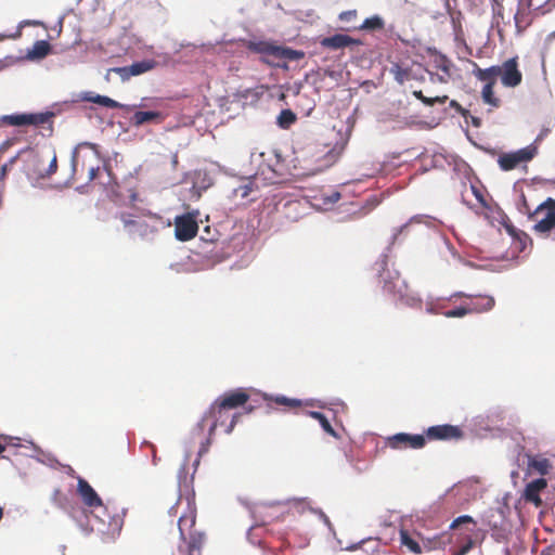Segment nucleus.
<instances>
[{"instance_id": "nucleus-51", "label": "nucleus", "mask_w": 555, "mask_h": 555, "mask_svg": "<svg viewBox=\"0 0 555 555\" xmlns=\"http://www.w3.org/2000/svg\"><path fill=\"white\" fill-rule=\"evenodd\" d=\"M473 125L476 127L480 126V119L479 118H473Z\"/></svg>"}, {"instance_id": "nucleus-44", "label": "nucleus", "mask_w": 555, "mask_h": 555, "mask_svg": "<svg viewBox=\"0 0 555 555\" xmlns=\"http://www.w3.org/2000/svg\"><path fill=\"white\" fill-rule=\"evenodd\" d=\"M51 500L52 502L55 504L57 503V505L60 507H63L64 508V503L63 501H65L66 499L62 495L61 491L57 489V490H54L53 493H52V496H51Z\"/></svg>"}, {"instance_id": "nucleus-37", "label": "nucleus", "mask_w": 555, "mask_h": 555, "mask_svg": "<svg viewBox=\"0 0 555 555\" xmlns=\"http://www.w3.org/2000/svg\"><path fill=\"white\" fill-rule=\"evenodd\" d=\"M435 68L441 73H451L452 63L447 57L440 55L435 59Z\"/></svg>"}, {"instance_id": "nucleus-40", "label": "nucleus", "mask_w": 555, "mask_h": 555, "mask_svg": "<svg viewBox=\"0 0 555 555\" xmlns=\"http://www.w3.org/2000/svg\"><path fill=\"white\" fill-rule=\"evenodd\" d=\"M448 95H438V96H433V98H428L426 96L424 100H423V104L427 105V106H434L435 104H444L447 101H448Z\"/></svg>"}, {"instance_id": "nucleus-48", "label": "nucleus", "mask_w": 555, "mask_h": 555, "mask_svg": "<svg viewBox=\"0 0 555 555\" xmlns=\"http://www.w3.org/2000/svg\"><path fill=\"white\" fill-rule=\"evenodd\" d=\"M413 95L421 102L426 98L421 90L413 91Z\"/></svg>"}, {"instance_id": "nucleus-42", "label": "nucleus", "mask_w": 555, "mask_h": 555, "mask_svg": "<svg viewBox=\"0 0 555 555\" xmlns=\"http://www.w3.org/2000/svg\"><path fill=\"white\" fill-rule=\"evenodd\" d=\"M357 18V11L356 10H349L344 11L339 14V21L343 23H351Z\"/></svg>"}, {"instance_id": "nucleus-58", "label": "nucleus", "mask_w": 555, "mask_h": 555, "mask_svg": "<svg viewBox=\"0 0 555 555\" xmlns=\"http://www.w3.org/2000/svg\"><path fill=\"white\" fill-rule=\"evenodd\" d=\"M15 159H16V157H13L10 163L13 164L15 162Z\"/></svg>"}, {"instance_id": "nucleus-11", "label": "nucleus", "mask_w": 555, "mask_h": 555, "mask_svg": "<svg viewBox=\"0 0 555 555\" xmlns=\"http://www.w3.org/2000/svg\"><path fill=\"white\" fill-rule=\"evenodd\" d=\"M386 447L393 450L423 449L426 444L424 435H413L406 433H398L385 439Z\"/></svg>"}, {"instance_id": "nucleus-2", "label": "nucleus", "mask_w": 555, "mask_h": 555, "mask_svg": "<svg viewBox=\"0 0 555 555\" xmlns=\"http://www.w3.org/2000/svg\"><path fill=\"white\" fill-rule=\"evenodd\" d=\"M241 413L230 414L228 409H222L220 406V402L216 399L215 402L210 405L209 410L205 413L198 426L203 429L207 421H211L208 434L209 437L206 439L205 443H202V447L198 451V457L195 461L194 465L197 466L199 464V457L208 451L210 444V437L214 435L216 428L218 426L225 427V433L231 434L241 417Z\"/></svg>"}, {"instance_id": "nucleus-45", "label": "nucleus", "mask_w": 555, "mask_h": 555, "mask_svg": "<svg viewBox=\"0 0 555 555\" xmlns=\"http://www.w3.org/2000/svg\"><path fill=\"white\" fill-rule=\"evenodd\" d=\"M451 76H452V74L451 73H447V72L446 73H441V74L437 73L436 74L437 79L431 78V80L433 81H439L441 83H447L450 80Z\"/></svg>"}, {"instance_id": "nucleus-31", "label": "nucleus", "mask_w": 555, "mask_h": 555, "mask_svg": "<svg viewBox=\"0 0 555 555\" xmlns=\"http://www.w3.org/2000/svg\"><path fill=\"white\" fill-rule=\"evenodd\" d=\"M155 65L156 62L154 60H144L141 62H135L130 65V74H132V76L144 74L153 69Z\"/></svg>"}, {"instance_id": "nucleus-55", "label": "nucleus", "mask_w": 555, "mask_h": 555, "mask_svg": "<svg viewBox=\"0 0 555 555\" xmlns=\"http://www.w3.org/2000/svg\"><path fill=\"white\" fill-rule=\"evenodd\" d=\"M473 189H474V191H475V193H476L477 197L479 198V201H480V202H483L482 196H481V195H479V194L477 193V191H476V189H475V188H473Z\"/></svg>"}, {"instance_id": "nucleus-36", "label": "nucleus", "mask_w": 555, "mask_h": 555, "mask_svg": "<svg viewBox=\"0 0 555 555\" xmlns=\"http://www.w3.org/2000/svg\"><path fill=\"white\" fill-rule=\"evenodd\" d=\"M46 159L41 154H34L27 165V173L31 177L29 169L34 168H46Z\"/></svg>"}, {"instance_id": "nucleus-32", "label": "nucleus", "mask_w": 555, "mask_h": 555, "mask_svg": "<svg viewBox=\"0 0 555 555\" xmlns=\"http://www.w3.org/2000/svg\"><path fill=\"white\" fill-rule=\"evenodd\" d=\"M267 401H272L279 405H282L286 409H296L301 406V401L298 399H291L285 396H276V397H264Z\"/></svg>"}, {"instance_id": "nucleus-16", "label": "nucleus", "mask_w": 555, "mask_h": 555, "mask_svg": "<svg viewBox=\"0 0 555 555\" xmlns=\"http://www.w3.org/2000/svg\"><path fill=\"white\" fill-rule=\"evenodd\" d=\"M77 492L80 495L82 502L90 508H98L103 506L102 499L95 492V490L90 486V483L79 477L77 482Z\"/></svg>"}, {"instance_id": "nucleus-8", "label": "nucleus", "mask_w": 555, "mask_h": 555, "mask_svg": "<svg viewBox=\"0 0 555 555\" xmlns=\"http://www.w3.org/2000/svg\"><path fill=\"white\" fill-rule=\"evenodd\" d=\"M472 525L470 528H466L463 532H460V537L456 543L460 545L457 550L452 552V555H466L475 545L477 537L476 521L468 515H463L455 518L450 525V529L457 530L462 525Z\"/></svg>"}, {"instance_id": "nucleus-22", "label": "nucleus", "mask_w": 555, "mask_h": 555, "mask_svg": "<svg viewBox=\"0 0 555 555\" xmlns=\"http://www.w3.org/2000/svg\"><path fill=\"white\" fill-rule=\"evenodd\" d=\"M400 543L401 546L405 547L410 553L422 554L423 548L418 542V534L411 533L408 530H400Z\"/></svg>"}, {"instance_id": "nucleus-13", "label": "nucleus", "mask_w": 555, "mask_h": 555, "mask_svg": "<svg viewBox=\"0 0 555 555\" xmlns=\"http://www.w3.org/2000/svg\"><path fill=\"white\" fill-rule=\"evenodd\" d=\"M198 231L196 215L185 214L175 219V235L177 240L186 242L194 238Z\"/></svg>"}, {"instance_id": "nucleus-27", "label": "nucleus", "mask_w": 555, "mask_h": 555, "mask_svg": "<svg viewBox=\"0 0 555 555\" xmlns=\"http://www.w3.org/2000/svg\"><path fill=\"white\" fill-rule=\"evenodd\" d=\"M528 464L531 469H533L534 472H537L541 475L548 474V472L551 469V463L545 457H539V456L530 457Z\"/></svg>"}, {"instance_id": "nucleus-39", "label": "nucleus", "mask_w": 555, "mask_h": 555, "mask_svg": "<svg viewBox=\"0 0 555 555\" xmlns=\"http://www.w3.org/2000/svg\"><path fill=\"white\" fill-rule=\"evenodd\" d=\"M455 296H464V297H467L470 299V302L467 304L468 307H479V308H482L483 306V299L485 298H492L491 296H487V295H479V296H472V295H465L463 293H459L456 294Z\"/></svg>"}, {"instance_id": "nucleus-57", "label": "nucleus", "mask_w": 555, "mask_h": 555, "mask_svg": "<svg viewBox=\"0 0 555 555\" xmlns=\"http://www.w3.org/2000/svg\"><path fill=\"white\" fill-rule=\"evenodd\" d=\"M2 171H3V173L7 171V166L2 167Z\"/></svg>"}, {"instance_id": "nucleus-50", "label": "nucleus", "mask_w": 555, "mask_h": 555, "mask_svg": "<svg viewBox=\"0 0 555 555\" xmlns=\"http://www.w3.org/2000/svg\"><path fill=\"white\" fill-rule=\"evenodd\" d=\"M319 514L322 517L323 522H325L327 526H331V521H330L328 517L322 511H320Z\"/></svg>"}, {"instance_id": "nucleus-59", "label": "nucleus", "mask_w": 555, "mask_h": 555, "mask_svg": "<svg viewBox=\"0 0 555 555\" xmlns=\"http://www.w3.org/2000/svg\"><path fill=\"white\" fill-rule=\"evenodd\" d=\"M64 550H66V546H63V548H61V552L64 554Z\"/></svg>"}, {"instance_id": "nucleus-41", "label": "nucleus", "mask_w": 555, "mask_h": 555, "mask_svg": "<svg viewBox=\"0 0 555 555\" xmlns=\"http://www.w3.org/2000/svg\"><path fill=\"white\" fill-rule=\"evenodd\" d=\"M120 219L124 223V227L128 228L130 233L131 230L135 229V221H138V218H133L131 215L128 214H121Z\"/></svg>"}, {"instance_id": "nucleus-5", "label": "nucleus", "mask_w": 555, "mask_h": 555, "mask_svg": "<svg viewBox=\"0 0 555 555\" xmlns=\"http://www.w3.org/2000/svg\"><path fill=\"white\" fill-rule=\"evenodd\" d=\"M525 208L528 219L533 222L532 231L543 237L550 236L555 229V199L548 197L533 210L525 203Z\"/></svg>"}, {"instance_id": "nucleus-14", "label": "nucleus", "mask_w": 555, "mask_h": 555, "mask_svg": "<svg viewBox=\"0 0 555 555\" xmlns=\"http://www.w3.org/2000/svg\"><path fill=\"white\" fill-rule=\"evenodd\" d=\"M425 434L428 440H459L463 437L462 429L450 424L431 426Z\"/></svg>"}, {"instance_id": "nucleus-10", "label": "nucleus", "mask_w": 555, "mask_h": 555, "mask_svg": "<svg viewBox=\"0 0 555 555\" xmlns=\"http://www.w3.org/2000/svg\"><path fill=\"white\" fill-rule=\"evenodd\" d=\"M383 292L396 302L399 295L408 287L406 282L400 276L398 271H391L384 268L379 274Z\"/></svg>"}, {"instance_id": "nucleus-30", "label": "nucleus", "mask_w": 555, "mask_h": 555, "mask_svg": "<svg viewBox=\"0 0 555 555\" xmlns=\"http://www.w3.org/2000/svg\"><path fill=\"white\" fill-rule=\"evenodd\" d=\"M455 42H456V53L460 60H466L467 62L470 61L468 59L469 55H472L473 50L472 48L466 43L465 39L462 35L455 36Z\"/></svg>"}, {"instance_id": "nucleus-25", "label": "nucleus", "mask_w": 555, "mask_h": 555, "mask_svg": "<svg viewBox=\"0 0 555 555\" xmlns=\"http://www.w3.org/2000/svg\"><path fill=\"white\" fill-rule=\"evenodd\" d=\"M57 169V158L55 152H53V156L46 168H34L29 169L31 177L35 179H48L52 175L56 172Z\"/></svg>"}, {"instance_id": "nucleus-6", "label": "nucleus", "mask_w": 555, "mask_h": 555, "mask_svg": "<svg viewBox=\"0 0 555 555\" xmlns=\"http://www.w3.org/2000/svg\"><path fill=\"white\" fill-rule=\"evenodd\" d=\"M348 140L339 134L335 141H318L311 146V157L318 170L333 166L343 154Z\"/></svg>"}, {"instance_id": "nucleus-56", "label": "nucleus", "mask_w": 555, "mask_h": 555, "mask_svg": "<svg viewBox=\"0 0 555 555\" xmlns=\"http://www.w3.org/2000/svg\"><path fill=\"white\" fill-rule=\"evenodd\" d=\"M103 169L107 172V175L109 176L111 173V170L106 167V166H103Z\"/></svg>"}, {"instance_id": "nucleus-26", "label": "nucleus", "mask_w": 555, "mask_h": 555, "mask_svg": "<svg viewBox=\"0 0 555 555\" xmlns=\"http://www.w3.org/2000/svg\"><path fill=\"white\" fill-rule=\"evenodd\" d=\"M396 302H400L404 306H408L410 308H421L422 307V299L415 295L409 286L399 295V298L396 300Z\"/></svg>"}, {"instance_id": "nucleus-53", "label": "nucleus", "mask_w": 555, "mask_h": 555, "mask_svg": "<svg viewBox=\"0 0 555 555\" xmlns=\"http://www.w3.org/2000/svg\"><path fill=\"white\" fill-rule=\"evenodd\" d=\"M547 4H548L551 8H555V0H548V1H547Z\"/></svg>"}, {"instance_id": "nucleus-52", "label": "nucleus", "mask_w": 555, "mask_h": 555, "mask_svg": "<svg viewBox=\"0 0 555 555\" xmlns=\"http://www.w3.org/2000/svg\"><path fill=\"white\" fill-rule=\"evenodd\" d=\"M249 192V189L247 186H244V191L242 193V196H247Z\"/></svg>"}, {"instance_id": "nucleus-46", "label": "nucleus", "mask_w": 555, "mask_h": 555, "mask_svg": "<svg viewBox=\"0 0 555 555\" xmlns=\"http://www.w3.org/2000/svg\"><path fill=\"white\" fill-rule=\"evenodd\" d=\"M450 106L455 108L462 116H466L467 111L464 109L455 100L450 102Z\"/></svg>"}, {"instance_id": "nucleus-24", "label": "nucleus", "mask_w": 555, "mask_h": 555, "mask_svg": "<svg viewBox=\"0 0 555 555\" xmlns=\"http://www.w3.org/2000/svg\"><path fill=\"white\" fill-rule=\"evenodd\" d=\"M51 51V46L46 40H38L34 43L33 48L28 50L27 52V59L35 61V60H42L44 59Z\"/></svg>"}, {"instance_id": "nucleus-29", "label": "nucleus", "mask_w": 555, "mask_h": 555, "mask_svg": "<svg viewBox=\"0 0 555 555\" xmlns=\"http://www.w3.org/2000/svg\"><path fill=\"white\" fill-rule=\"evenodd\" d=\"M481 96L486 104L495 108L500 107L501 100L494 95V86L485 85L481 90Z\"/></svg>"}, {"instance_id": "nucleus-9", "label": "nucleus", "mask_w": 555, "mask_h": 555, "mask_svg": "<svg viewBox=\"0 0 555 555\" xmlns=\"http://www.w3.org/2000/svg\"><path fill=\"white\" fill-rule=\"evenodd\" d=\"M538 154V146L529 144L526 147L511 153H503L498 158L500 168L504 171H511L522 164H528Z\"/></svg>"}, {"instance_id": "nucleus-15", "label": "nucleus", "mask_w": 555, "mask_h": 555, "mask_svg": "<svg viewBox=\"0 0 555 555\" xmlns=\"http://www.w3.org/2000/svg\"><path fill=\"white\" fill-rule=\"evenodd\" d=\"M220 402V406L222 409H228L229 411L243 406L249 400V395L245 389L237 388L235 390L229 391L217 398Z\"/></svg>"}, {"instance_id": "nucleus-12", "label": "nucleus", "mask_w": 555, "mask_h": 555, "mask_svg": "<svg viewBox=\"0 0 555 555\" xmlns=\"http://www.w3.org/2000/svg\"><path fill=\"white\" fill-rule=\"evenodd\" d=\"M518 56H513L499 65L501 83L506 88H516L522 81V73L519 69Z\"/></svg>"}, {"instance_id": "nucleus-47", "label": "nucleus", "mask_w": 555, "mask_h": 555, "mask_svg": "<svg viewBox=\"0 0 555 555\" xmlns=\"http://www.w3.org/2000/svg\"><path fill=\"white\" fill-rule=\"evenodd\" d=\"M150 448H151V452H152L153 464L157 465L159 459L157 457V454H156V448L153 444H150Z\"/></svg>"}, {"instance_id": "nucleus-33", "label": "nucleus", "mask_w": 555, "mask_h": 555, "mask_svg": "<svg viewBox=\"0 0 555 555\" xmlns=\"http://www.w3.org/2000/svg\"><path fill=\"white\" fill-rule=\"evenodd\" d=\"M385 23L378 15L366 18L360 26L363 30H382L384 29Z\"/></svg>"}, {"instance_id": "nucleus-17", "label": "nucleus", "mask_w": 555, "mask_h": 555, "mask_svg": "<svg viewBox=\"0 0 555 555\" xmlns=\"http://www.w3.org/2000/svg\"><path fill=\"white\" fill-rule=\"evenodd\" d=\"M160 224V217L156 215H150L147 217H139L135 221V229L131 230V234L139 236H147L157 232Z\"/></svg>"}, {"instance_id": "nucleus-35", "label": "nucleus", "mask_w": 555, "mask_h": 555, "mask_svg": "<svg viewBox=\"0 0 555 555\" xmlns=\"http://www.w3.org/2000/svg\"><path fill=\"white\" fill-rule=\"evenodd\" d=\"M278 120L281 127L286 128L295 122L296 116L291 109H284L281 112Z\"/></svg>"}, {"instance_id": "nucleus-34", "label": "nucleus", "mask_w": 555, "mask_h": 555, "mask_svg": "<svg viewBox=\"0 0 555 555\" xmlns=\"http://www.w3.org/2000/svg\"><path fill=\"white\" fill-rule=\"evenodd\" d=\"M390 72L400 85L404 83V81L410 78V69L404 68L399 64H393Z\"/></svg>"}, {"instance_id": "nucleus-49", "label": "nucleus", "mask_w": 555, "mask_h": 555, "mask_svg": "<svg viewBox=\"0 0 555 555\" xmlns=\"http://www.w3.org/2000/svg\"><path fill=\"white\" fill-rule=\"evenodd\" d=\"M426 311L429 313H438L437 308L431 302L427 304Z\"/></svg>"}, {"instance_id": "nucleus-4", "label": "nucleus", "mask_w": 555, "mask_h": 555, "mask_svg": "<svg viewBox=\"0 0 555 555\" xmlns=\"http://www.w3.org/2000/svg\"><path fill=\"white\" fill-rule=\"evenodd\" d=\"M53 118L54 113L52 112L21 113L4 115L1 117V121L13 127L33 126L40 129L41 135L51 137L53 133Z\"/></svg>"}, {"instance_id": "nucleus-19", "label": "nucleus", "mask_w": 555, "mask_h": 555, "mask_svg": "<svg viewBox=\"0 0 555 555\" xmlns=\"http://www.w3.org/2000/svg\"><path fill=\"white\" fill-rule=\"evenodd\" d=\"M468 63L473 67V75L478 79L479 81L485 82V85H491L495 86L496 79L499 77V65H493L488 68H480L478 64L474 61H468Z\"/></svg>"}, {"instance_id": "nucleus-54", "label": "nucleus", "mask_w": 555, "mask_h": 555, "mask_svg": "<svg viewBox=\"0 0 555 555\" xmlns=\"http://www.w3.org/2000/svg\"><path fill=\"white\" fill-rule=\"evenodd\" d=\"M5 446L0 443V454L3 453L5 451Z\"/></svg>"}, {"instance_id": "nucleus-60", "label": "nucleus", "mask_w": 555, "mask_h": 555, "mask_svg": "<svg viewBox=\"0 0 555 555\" xmlns=\"http://www.w3.org/2000/svg\"><path fill=\"white\" fill-rule=\"evenodd\" d=\"M64 550H66V546H63V548H61V552L64 554Z\"/></svg>"}, {"instance_id": "nucleus-3", "label": "nucleus", "mask_w": 555, "mask_h": 555, "mask_svg": "<svg viewBox=\"0 0 555 555\" xmlns=\"http://www.w3.org/2000/svg\"><path fill=\"white\" fill-rule=\"evenodd\" d=\"M247 49L262 55V61L271 66L281 67L286 62L299 61L305 57V52L288 47L274 44L270 41H249Z\"/></svg>"}, {"instance_id": "nucleus-20", "label": "nucleus", "mask_w": 555, "mask_h": 555, "mask_svg": "<svg viewBox=\"0 0 555 555\" xmlns=\"http://www.w3.org/2000/svg\"><path fill=\"white\" fill-rule=\"evenodd\" d=\"M546 480L544 478L535 479L529 482L524 491V499L527 502L533 503L537 507L541 506L542 500L540 492L546 487Z\"/></svg>"}, {"instance_id": "nucleus-7", "label": "nucleus", "mask_w": 555, "mask_h": 555, "mask_svg": "<svg viewBox=\"0 0 555 555\" xmlns=\"http://www.w3.org/2000/svg\"><path fill=\"white\" fill-rule=\"evenodd\" d=\"M178 526L180 538L186 543L188 555H201L202 546L205 543V534L194 529L195 514L190 512L188 515L180 516Z\"/></svg>"}, {"instance_id": "nucleus-38", "label": "nucleus", "mask_w": 555, "mask_h": 555, "mask_svg": "<svg viewBox=\"0 0 555 555\" xmlns=\"http://www.w3.org/2000/svg\"><path fill=\"white\" fill-rule=\"evenodd\" d=\"M92 102L103 105L108 108L119 107V104L115 100H113L108 96H105V95H96L95 98L92 99Z\"/></svg>"}, {"instance_id": "nucleus-43", "label": "nucleus", "mask_w": 555, "mask_h": 555, "mask_svg": "<svg viewBox=\"0 0 555 555\" xmlns=\"http://www.w3.org/2000/svg\"><path fill=\"white\" fill-rule=\"evenodd\" d=\"M111 70L117 73L121 77L122 80H127L132 76V74H130V66L115 67V68H112Z\"/></svg>"}, {"instance_id": "nucleus-23", "label": "nucleus", "mask_w": 555, "mask_h": 555, "mask_svg": "<svg viewBox=\"0 0 555 555\" xmlns=\"http://www.w3.org/2000/svg\"><path fill=\"white\" fill-rule=\"evenodd\" d=\"M164 119V114L152 111H138L132 116L133 124L137 126L143 125L145 122L160 124Z\"/></svg>"}, {"instance_id": "nucleus-28", "label": "nucleus", "mask_w": 555, "mask_h": 555, "mask_svg": "<svg viewBox=\"0 0 555 555\" xmlns=\"http://www.w3.org/2000/svg\"><path fill=\"white\" fill-rule=\"evenodd\" d=\"M309 415L320 423L321 427L323 428V430L325 433H327L328 435H331L334 438H338L336 430L333 428L330 421L326 418V416L323 413L317 412V411H310Z\"/></svg>"}, {"instance_id": "nucleus-18", "label": "nucleus", "mask_w": 555, "mask_h": 555, "mask_svg": "<svg viewBox=\"0 0 555 555\" xmlns=\"http://www.w3.org/2000/svg\"><path fill=\"white\" fill-rule=\"evenodd\" d=\"M483 306L482 308H477V307H468L467 305L466 306H462V307H457L455 309H452V310H448L446 312H443V315L447 317V318H462L466 314H469V313H481V312H486V311H489L491 310L493 307H494V304H495V300L494 298H485L483 299Z\"/></svg>"}, {"instance_id": "nucleus-1", "label": "nucleus", "mask_w": 555, "mask_h": 555, "mask_svg": "<svg viewBox=\"0 0 555 555\" xmlns=\"http://www.w3.org/2000/svg\"><path fill=\"white\" fill-rule=\"evenodd\" d=\"M70 163L72 178L81 179L86 172L87 182L95 180L103 166L98 146L89 142H81L74 149Z\"/></svg>"}, {"instance_id": "nucleus-21", "label": "nucleus", "mask_w": 555, "mask_h": 555, "mask_svg": "<svg viewBox=\"0 0 555 555\" xmlns=\"http://www.w3.org/2000/svg\"><path fill=\"white\" fill-rule=\"evenodd\" d=\"M354 43H358V41L351 38L350 36L343 34H336L334 36L326 37L321 40L322 47L332 50L343 49Z\"/></svg>"}]
</instances>
